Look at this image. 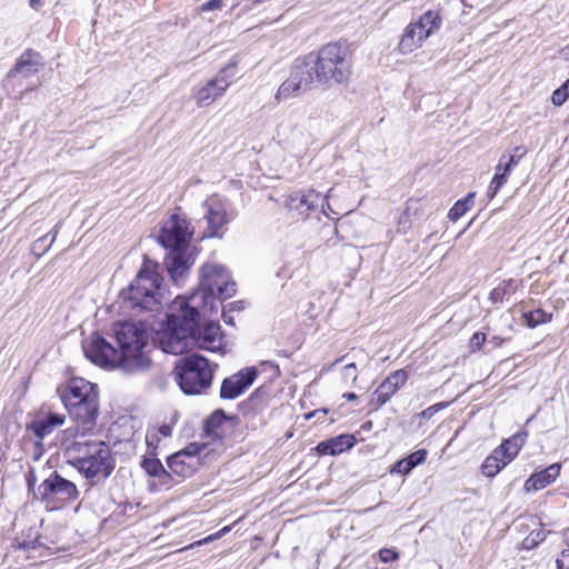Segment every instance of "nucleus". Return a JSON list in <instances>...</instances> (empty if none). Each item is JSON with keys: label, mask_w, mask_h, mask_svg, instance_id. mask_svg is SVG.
<instances>
[{"label": "nucleus", "mask_w": 569, "mask_h": 569, "mask_svg": "<svg viewBox=\"0 0 569 569\" xmlns=\"http://www.w3.org/2000/svg\"><path fill=\"white\" fill-rule=\"evenodd\" d=\"M527 153V149L523 146H518L513 149V153L507 156L506 160H503L505 167L503 171L510 174L512 168H515L520 159Z\"/></svg>", "instance_id": "nucleus-30"}, {"label": "nucleus", "mask_w": 569, "mask_h": 569, "mask_svg": "<svg viewBox=\"0 0 569 569\" xmlns=\"http://www.w3.org/2000/svg\"><path fill=\"white\" fill-rule=\"evenodd\" d=\"M234 77V66H227L219 73L203 84H199L192 90V97L199 108L209 107L221 98L232 82Z\"/></svg>", "instance_id": "nucleus-12"}, {"label": "nucleus", "mask_w": 569, "mask_h": 569, "mask_svg": "<svg viewBox=\"0 0 569 569\" xmlns=\"http://www.w3.org/2000/svg\"><path fill=\"white\" fill-rule=\"evenodd\" d=\"M141 467L150 476L169 478V473L163 468L161 461L157 458L144 457L141 461Z\"/></svg>", "instance_id": "nucleus-28"}, {"label": "nucleus", "mask_w": 569, "mask_h": 569, "mask_svg": "<svg viewBox=\"0 0 569 569\" xmlns=\"http://www.w3.org/2000/svg\"><path fill=\"white\" fill-rule=\"evenodd\" d=\"M562 542L565 547L569 548V528L562 533Z\"/></svg>", "instance_id": "nucleus-47"}, {"label": "nucleus", "mask_w": 569, "mask_h": 569, "mask_svg": "<svg viewBox=\"0 0 569 569\" xmlns=\"http://www.w3.org/2000/svg\"><path fill=\"white\" fill-rule=\"evenodd\" d=\"M174 379L186 395H200L212 381L209 361L199 355L186 356L174 366Z\"/></svg>", "instance_id": "nucleus-8"}, {"label": "nucleus", "mask_w": 569, "mask_h": 569, "mask_svg": "<svg viewBox=\"0 0 569 569\" xmlns=\"http://www.w3.org/2000/svg\"><path fill=\"white\" fill-rule=\"evenodd\" d=\"M475 193H469L465 199L457 201L448 212L451 221L459 220L473 204Z\"/></svg>", "instance_id": "nucleus-27"}, {"label": "nucleus", "mask_w": 569, "mask_h": 569, "mask_svg": "<svg viewBox=\"0 0 569 569\" xmlns=\"http://www.w3.org/2000/svg\"><path fill=\"white\" fill-rule=\"evenodd\" d=\"M222 316H223L224 321H228V319H227V315H226V313H223Z\"/></svg>", "instance_id": "nucleus-56"}, {"label": "nucleus", "mask_w": 569, "mask_h": 569, "mask_svg": "<svg viewBox=\"0 0 569 569\" xmlns=\"http://www.w3.org/2000/svg\"><path fill=\"white\" fill-rule=\"evenodd\" d=\"M26 481H27V485H28L29 489L34 487V485L37 482V477H36L34 468H32V467L29 468V471H28V473L26 476Z\"/></svg>", "instance_id": "nucleus-44"}, {"label": "nucleus", "mask_w": 569, "mask_h": 569, "mask_svg": "<svg viewBox=\"0 0 569 569\" xmlns=\"http://www.w3.org/2000/svg\"><path fill=\"white\" fill-rule=\"evenodd\" d=\"M313 79L309 69L305 67L302 61L297 62L293 66L290 76L278 88L274 100L277 102H281L299 97L310 88Z\"/></svg>", "instance_id": "nucleus-15"}, {"label": "nucleus", "mask_w": 569, "mask_h": 569, "mask_svg": "<svg viewBox=\"0 0 569 569\" xmlns=\"http://www.w3.org/2000/svg\"><path fill=\"white\" fill-rule=\"evenodd\" d=\"M527 433H516L497 447L482 462L481 470L492 478L509 465L526 443Z\"/></svg>", "instance_id": "nucleus-11"}, {"label": "nucleus", "mask_w": 569, "mask_h": 569, "mask_svg": "<svg viewBox=\"0 0 569 569\" xmlns=\"http://www.w3.org/2000/svg\"><path fill=\"white\" fill-rule=\"evenodd\" d=\"M198 318L199 312L189 305V299L177 297L167 315V327L157 335L161 350L172 355L183 353L192 345Z\"/></svg>", "instance_id": "nucleus-2"}, {"label": "nucleus", "mask_w": 569, "mask_h": 569, "mask_svg": "<svg viewBox=\"0 0 569 569\" xmlns=\"http://www.w3.org/2000/svg\"><path fill=\"white\" fill-rule=\"evenodd\" d=\"M121 296L131 308L139 310H157L169 300V295L163 286V278L158 271V264L144 261L136 278Z\"/></svg>", "instance_id": "nucleus-5"}, {"label": "nucleus", "mask_w": 569, "mask_h": 569, "mask_svg": "<svg viewBox=\"0 0 569 569\" xmlns=\"http://www.w3.org/2000/svg\"><path fill=\"white\" fill-rule=\"evenodd\" d=\"M160 432L164 436V437H168L170 435V428L164 426L160 429Z\"/></svg>", "instance_id": "nucleus-52"}, {"label": "nucleus", "mask_w": 569, "mask_h": 569, "mask_svg": "<svg viewBox=\"0 0 569 569\" xmlns=\"http://www.w3.org/2000/svg\"><path fill=\"white\" fill-rule=\"evenodd\" d=\"M224 6V0H209L200 7L201 12L220 10Z\"/></svg>", "instance_id": "nucleus-40"}, {"label": "nucleus", "mask_w": 569, "mask_h": 569, "mask_svg": "<svg viewBox=\"0 0 569 569\" xmlns=\"http://www.w3.org/2000/svg\"><path fill=\"white\" fill-rule=\"evenodd\" d=\"M192 345L211 352L224 353L227 350L220 326L213 322L206 325L201 330H198V322L196 323Z\"/></svg>", "instance_id": "nucleus-19"}, {"label": "nucleus", "mask_w": 569, "mask_h": 569, "mask_svg": "<svg viewBox=\"0 0 569 569\" xmlns=\"http://www.w3.org/2000/svg\"><path fill=\"white\" fill-rule=\"evenodd\" d=\"M357 379H358V370H357L356 363L350 362V363L345 365L341 370V380L345 383H348L349 381L355 383L357 381Z\"/></svg>", "instance_id": "nucleus-34"}, {"label": "nucleus", "mask_w": 569, "mask_h": 569, "mask_svg": "<svg viewBox=\"0 0 569 569\" xmlns=\"http://www.w3.org/2000/svg\"><path fill=\"white\" fill-rule=\"evenodd\" d=\"M207 236L220 237V230L231 220L228 202L218 194L208 197L203 202Z\"/></svg>", "instance_id": "nucleus-16"}, {"label": "nucleus", "mask_w": 569, "mask_h": 569, "mask_svg": "<svg viewBox=\"0 0 569 569\" xmlns=\"http://www.w3.org/2000/svg\"><path fill=\"white\" fill-rule=\"evenodd\" d=\"M441 17L438 12L428 10L416 21H411L403 30L398 49L408 54L422 47L423 42L440 29Z\"/></svg>", "instance_id": "nucleus-10"}, {"label": "nucleus", "mask_w": 569, "mask_h": 569, "mask_svg": "<svg viewBox=\"0 0 569 569\" xmlns=\"http://www.w3.org/2000/svg\"><path fill=\"white\" fill-rule=\"evenodd\" d=\"M229 531H230V527H223L221 530H219L214 535H210V536H208V537H206V538H203L201 540H198V541L191 543L190 546L186 547V549H190V548H193L196 546H202V545H206L208 542H211L214 539L221 538L222 536H224ZM182 550H184V548Z\"/></svg>", "instance_id": "nucleus-35"}, {"label": "nucleus", "mask_w": 569, "mask_h": 569, "mask_svg": "<svg viewBox=\"0 0 569 569\" xmlns=\"http://www.w3.org/2000/svg\"><path fill=\"white\" fill-rule=\"evenodd\" d=\"M226 420L223 412L217 411L212 413L207 420V431L214 432V428L219 427L221 422Z\"/></svg>", "instance_id": "nucleus-36"}, {"label": "nucleus", "mask_w": 569, "mask_h": 569, "mask_svg": "<svg viewBox=\"0 0 569 569\" xmlns=\"http://www.w3.org/2000/svg\"><path fill=\"white\" fill-rule=\"evenodd\" d=\"M559 54L562 60L569 62V43L560 50Z\"/></svg>", "instance_id": "nucleus-45"}, {"label": "nucleus", "mask_w": 569, "mask_h": 569, "mask_svg": "<svg viewBox=\"0 0 569 569\" xmlns=\"http://www.w3.org/2000/svg\"><path fill=\"white\" fill-rule=\"evenodd\" d=\"M408 375L405 370H396L390 373L377 388L376 401L378 406L385 405L405 385Z\"/></svg>", "instance_id": "nucleus-22"}, {"label": "nucleus", "mask_w": 569, "mask_h": 569, "mask_svg": "<svg viewBox=\"0 0 569 569\" xmlns=\"http://www.w3.org/2000/svg\"><path fill=\"white\" fill-rule=\"evenodd\" d=\"M526 325L530 328H535L538 325L547 323L551 320V315L547 313L542 309H536L523 313Z\"/></svg>", "instance_id": "nucleus-29"}, {"label": "nucleus", "mask_w": 569, "mask_h": 569, "mask_svg": "<svg viewBox=\"0 0 569 569\" xmlns=\"http://www.w3.org/2000/svg\"><path fill=\"white\" fill-rule=\"evenodd\" d=\"M39 491L43 500L48 502H67L73 501L78 498V489L76 485L57 472H52L39 486Z\"/></svg>", "instance_id": "nucleus-17"}, {"label": "nucleus", "mask_w": 569, "mask_h": 569, "mask_svg": "<svg viewBox=\"0 0 569 569\" xmlns=\"http://www.w3.org/2000/svg\"><path fill=\"white\" fill-rule=\"evenodd\" d=\"M209 453L207 443H190L183 450L172 455L168 459V466L173 473L188 477L194 472L200 460L206 459Z\"/></svg>", "instance_id": "nucleus-14"}, {"label": "nucleus", "mask_w": 569, "mask_h": 569, "mask_svg": "<svg viewBox=\"0 0 569 569\" xmlns=\"http://www.w3.org/2000/svg\"><path fill=\"white\" fill-rule=\"evenodd\" d=\"M347 48L339 43L322 47L317 54H308L302 60L311 77L323 84L342 83L350 76Z\"/></svg>", "instance_id": "nucleus-7"}, {"label": "nucleus", "mask_w": 569, "mask_h": 569, "mask_svg": "<svg viewBox=\"0 0 569 569\" xmlns=\"http://www.w3.org/2000/svg\"><path fill=\"white\" fill-rule=\"evenodd\" d=\"M58 227H59V224H57V226L54 227V229H53L51 232H49V234H51V242H50V244H51L52 242H54V240H56V238H57V236H58Z\"/></svg>", "instance_id": "nucleus-51"}, {"label": "nucleus", "mask_w": 569, "mask_h": 569, "mask_svg": "<svg viewBox=\"0 0 569 569\" xmlns=\"http://www.w3.org/2000/svg\"><path fill=\"white\" fill-rule=\"evenodd\" d=\"M561 466L552 463L546 469L532 473L525 482V490L538 491L552 483L560 475Z\"/></svg>", "instance_id": "nucleus-23"}, {"label": "nucleus", "mask_w": 569, "mask_h": 569, "mask_svg": "<svg viewBox=\"0 0 569 569\" xmlns=\"http://www.w3.org/2000/svg\"><path fill=\"white\" fill-rule=\"evenodd\" d=\"M39 54L32 51L24 52L14 68L9 72V77L28 78L34 76L39 71Z\"/></svg>", "instance_id": "nucleus-24"}, {"label": "nucleus", "mask_w": 569, "mask_h": 569, "mask_svg": "<svg viewBox=\"0 0 569 569\" xmlns=\"http://www.w3.org/2000/svg\"><path fill=\"white\" fill-rule=\"evenodd\" d=\"M46 238H47V236L38 239L34 246L38 247L41 242H43L46 240Z\"/></svg>", "instance_id": "nucleus-55"}, {"label": "nucleus", "mask_w": 569, "mask_h": 569, "mask_svg": "<svg viewBox=\"0 0 569 569\" xmlns=\"http://www.w3.org/2000/svg\"><path fill=\"white\" fill-rule=\"evenodd\" d=\"M29 4L34 10H39L42 3L40 0H29Z\"/></svg>", "instance_id": "nucleus-48"}, {"label": "nucleus", "mask_w": 569, "mask_h": 569, "mask_svg": "<svg viewBox=\"0 0 569 569\" xmlns=\"http://www.w3.org/2000/svg\"><path fill=\"white\" fill-rule=\"evenodd\" d=\"M427 450L419 449L408 457L398 460L391 468L390 473L409 475L413 468L423 463L427 458Z\"/></svg>", "instance_id": "nucleus-26"}, {"label": "nucleus", "mask_w": 569, "mask_h": 569, "mask_svg": "<svg viewBox=\"0 0 569 569\" xmlns=\"http://www.w3.org/2000/svg\"><path fill=\"white\" fill-rule=\"evenodd\" d=\"M569 98V79L552 92L551 101L555 106H561Z\"/></svg>", "instance_id": "nucleus-33"}, {"label": "nucleus", "mask_w": 569, "mask_h": 569, "mask_svg": "<svg viewBox=\"0 0 569 569\" xmlns=\"http://www.w3.org/2000/svg\"><path fill=\"white\" fill-rule=\"evenodd\" d=\"M62 402L80 433L91 431L99 415L97 386L83 378H72L61 393Z\"/></svg>", "instance_id": "nucleus-4"}, {"label": "nucleus", "mask_w": 569, "mask_h": 569, "mask_svg": "<svg viewBox=\"0 0 569 569\" xmlns=\"http://www.w3.org/2000/svg\"><path fill=\"white\" fill-rule=\"evenodd\" d=\"M320 194L312 189L292 192L287 197L286 207L296 211L302 219L307 218L310 211L315 210L320 201Z\"/></svg>", "instance_id": "nucleus-20"}, {"label": "nucleus", "mask_w": 569, "mask_h": 569, "mask_svg": "<svg viewBox=\"0 0 569 569\" xmlns=\"http://www.w3.org/2000/svg\"><path fill=\"white\" fill-rule=\"evenodd\" d=\"M512 282H513L512 280H508V281L503 282L502 286L495 288L490 293L491 300L493 302L502 301L505 298V295L507 293V289L512 284Z\"/></svg>", "instance_id": "nucleus-37"}, {"label": "nucleus", "mask_w": 569, "mask_h": 569, "mask_svg": "<svg viewBox=\"0 0 569 569\" xmlns=\"http://www.w3.org/2000/svg\"><path fill=\"white\" fill-rule=\"evenodd\" d=\"M546 539V533L542 530L532 531L525 540L528 547L538 545Z\"/></svg>", "instance_id": "nucleus-39"}, {"label": "nucleus", "mask_w": 569, "mask_h": 569, "mask_svg": "<svg viewBox=\"0 0 569 569\" xmlns=\"http://www.w3.org/2000/svg\"><path fill=\"white\" fill-rule=\"evenodd\" d=\"M486 341V335L482 332H476L470 339V347L472 349H480Z\"/></svg>", "instance_id": "nucleus-43"}, {"label": "nucleus", "mask_w": 569, "mask_h": 569, "mask_svg": "<svg viewBox=\"0 0 569 569\" xmlns=\"http://www.w3.org/2000/svg\"><path fill=\"white\" fill-rule=\"evenodd\" d=\"M64 422V417L59 413H50L46 419L33 421L27 427L23 439H39L43 442L53 430Z\"/></svg>", "instance_id": "nucleus-21"}, {"label": "nucleus", "mask_w": 569, "mask_h": 569, "mask_svg": "<svg viewBox=\"0 0 569 569\" xmlns=\"http://www.w3.org/2000/svg\"><path fill=\"white\" fill-rule=\"evenodd\" d=\"M508 177L509 173H507L506 171L501 173H495L487 191V194L490 199H492L497 194L499 189L508 181Z\"/></svg>", "instance_id": "nucleus-32"}, {"label": "nucleus", "mask_w": 569, "mask_h": 569, "mask_svg": "<svg viewBox=\"0 0 569 569\" xmlns=\"http://www.w3.org/2000/svg\"><path fill=\"white\" fill-rule=\"evenodd\" d=\"M557 569H569V548L562 546L560 552L556 558Z\"/></svg>", "instance_id": "nucleus-38"}, {"label": "nucleus", "mask_w": 569, "mask_h": 569, "mask_svg": "<svg viewBox=\"0 0 569 569\" xmlns=\"http://www.w3.org/2000/svg\"><path fill=\"white\" fill-rule=\"evenodd\" d=\"M398 552L395 551L393 549L385 548L379 551V558L385 563L395 561L398 559Z\"/></svg>", "instance_id": "nucleus-41"}, {"label": "nucleus", "mask_w": 569, "mask_h": 569, "mask_svg": "<svg viewBox=\"0 0 569 569\" xmlns=\"http://www.w3.org/2000/svg\"><path fill=\"white\" fill-rule=\"evenodd\" d=\"M84 356L92 363L106 368L114 369L119 368L122 370V358L120 357L119 350L110 345L103 337L99 335H92L82 345Z\"/></svg>", "instance_id": "nucleus-13"}, {"label": "nucleus", "mask_w": 569, "mask_h": 569, "mask_svg": "<svg viewBox=\"0 0 569 569\" xmlns=\"http://www.w3.org/2000/svg\"><path fill=\"white\" fill-rule=\"evenodd\" d=\"M116 340L122 358V371L140 373L152 368L149 356L148 333L141 323L123 322L116 329Z\"/></svg>", "instance_id": "nucleus-6"}, {"label": "nucleus", "mask_w": 569, "mask_h": 569, "mask_svg": "<svg viewBox=\"0 0 569 569\" xmlns=\"http://www.w3.org/2000/svg\"><path fill=\"white\" fill-rule=\"evenodd\" d=\"M318 413H319L318 410L309 412V413L306 415V419L309 420V419L316 417Z\"/></svg>", "instance_id": "nucleus-54"}, {"label": "nucleus", "mask_w": 569, "mask_h": 569, "mask_svg": "<svg viewBox=\"0 0 569 569\" xmlns=\"http://www.w3.org/2000/svg\"><path fill=\"white\" fill-rule=\"evenodd\" d=\"M447 406V402H438L436 405H432L421 412V417L431 418L435 413L445 409Z\"/></svg>", "instance_id": "nucleus-42"}, {"label": "nucleus", "mask_w": 569, "mask_h": 569, "mask_svg": "<svg viewBox=\"0 0 569 569\" xmlns=\"http://www.w3.org/2000/svg\"><path fill=\"white\" fill-rule=\"evenodd\" d=\"M408 219H409V213L407 211H405L400 218H399V223H407L408 222Z\"/></svg>", "instance_id": "nucleus-50"}, {"label": "nucleus", "mask_w": 569, "mask_h": 569, "mask_svg": "<svg viewBox=\"0 0 569 569\" xmlns=\"http://www.w3.org/2000/svg\"><path fill=\"white\" fill-rule=\"evenodd\" d=\"M67 455L71 465L92 485L107 479L114 468L108 445L100 440L84 439L83 433L68 446Z\"/></svg>", "instance_id": "nucleus-3"}, {"label": "nucleus", "mask_w": 569, "mask_h": 569, "mask_svg": "<svg viewBox=\"0 0 569 569\" xmlns=\"http://www.w3.org/2000/svg\"><path fill=\"white\" fill-rule=\"evenodd\" d=\"M192 234L193 228L189 220L173 213L163 222L158 237L160 244L168 249L163 263L177 286L184 282L193 263V259L188 254Z\"/></svg>", "instance_id": "nucleus-1"}, {"label": "nucleus", "mask_w": 569, "mask_h": 569, "mask_svg": "<svg viewBox=\"0 0 569 569\" xmlns=\"http://www.w3.org/2000/svg\"><path fill=\"white\" fill-rule=\"evenodd\" d=\"M236 293V282L231 281L226 268L216 262H207L200 269L199 292L190 299L194 300L199 295L204 306L213 308L214 300H224Z\"/></svg>", "instance_id": "nucleus-9"}, {"label": "nucleus", "mask_w": 569, "mask_h": 569, "mask_svg": "<svg viewBox=\"0 0 569 569\" xmlns=\"http://www.w3.org/2000/svg\"><path fill=\"white\" fill-rule=\"evenodd\" d=\"M355 445V438L350 435H340L330 440L322 441L317 446V450L321 455L336 456L351 448Z\"/></svg>", "instance_id": "nucleus-25"}, {"label": "nucleus", "mask_w": 569, "mask_h": 569, "mask_svg": "<svg viewBox=\"0 0 569 569\" xmlns=\"http://www.w3.org/2000/svg\"><path fill=\"white\" fill-rule=\"evenodd\" d=\"M257 378V369L248 367L226 378L222 381L220 396L223 399H234L242 395Z\"/></svg>", "instance_id": "nucleus-18"}, {"label": "nucleus", "mask_w": 569, "mask_h": 569, "mask_svg": "<svg viewBox=\"0 0 569 569\" xmlns=\"http://www.w3.org/2000/svg\"><path fill=\"white\" fill-rule=\"evenodd\" d=\"M343 398H346L349 401H353V400L358 399V396L353 392H347V393H343Z\"/></svg>", "instance_id": "nucleus-49"}, {"label": "nucleus", "mask_w": 569, "mask_h": 569, "mask_svg": "<svg viewBox=\"0 0 569 569\" xmlns=\"http://www.w3.org/2000/svg\"><path fill=\"white\" fill-rule=\"evenodd\" d=\"M26 450L31 451L33 461H38L44 452V443L39 439H23Z\"/></svg>", "instance_id": "nucleus-31"}, {"label": "nucleus", "mask_w": 569, "mask_h": 569, "mask_svg": "<svg viewBox=\"0 0 569 569\" xmlns=\"http://www.w3.org/2000/svg\"><path fill=\"white\" fill-rule=\"evenodd\" d=\"M345 358H346V356H342V357L338 358L335 362L331 363L329 369L333 368L339 362H342L345 360Z\"/></svg>", "instance_id": "nucleus-53"}, {"label": "nucleus", "mask_w": 569, "mask_h": 569, "mask_svg": "<svg viewBox=\"0 0 569 569\" xmlns=\"http://www.w3.org/2000/svg\"><path fill=\"white\" fill-rule=\"evenodd\" d=\"M507 156L503 154L500 160H499V163L496 166V173H501L503 172V167H505V163H503V160H506Z\"/></svg>", "instance_id": "nucleus-46"}]
</instances>
